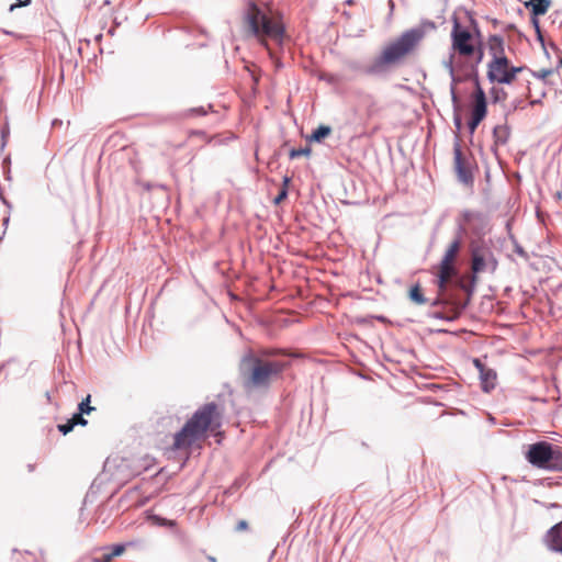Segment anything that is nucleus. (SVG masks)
I'll list each match as a JSON object with an SVG mask.
<instances>
[{
  "label": "nucleus",
  "mask_w": 562,
  "mask_h": 562,
  "mask_svg": "<svg viewBox=\"0 0 562 562\" xmlns=\"http://www.w3.org/2000/svg\"><path fill=\"white\" fill-rule=\"evenodd\" d=\"M285 350L262 348L257 352L248 350L239 361V373L246 391L268 390L290 367Z\"/></svg>",
  "instance_id": "obj_1"
},
{
  "label": "nucleus",
  "mask_w": 562,
  "mask_h": 562,
  "mask_svg": "<svg viewBox=\"0 0 562 562\" xmlns=\"http://www.w3.org/2000/svg\"><path fill=\"white\" fill-rule=\"evenodd\" d=\"M436 27L434 21L423 20L419 25L405 31L372 60L368 63L353 60L349 61L347 66L357 74L374 77L383 76L389 72L393 65H396L403 57L412 53L423 41L427 32L435 31Z\"/></svg>",
  "instance_id": "obj_2"
},
{
  "label": "nucleus",
  "mask_w": 562,
  "mask_h": 562,
  "mask_svg": "<svg viewBox=\"0 0 562 562\" xmlns=\"http://www.w3.org/2000/svg\"><path fill=\"white\" fill-rule=\"evenodd\" d=\"M243 21L247 34L256 37L261 45L268 47V38L282 43L285 29L281 18L266 4L249 0L244 9Z\"/></svg>",
  "instance_id": "obj_3"
},
{
  "label": "nucleus",
  "mask_w": 562,
  "mask_h": 562,
  "mask_svg": "<svg viewBox=\"0 0 562 562\" xmlns=\"http://www.w3.org/2000/svg\"><path fill=\"white\" fill-rule=\"evenodd\" d=\"M222 425V413L215 402L199 407L186 422L183 427L175 434L172 448L175 450L189 449L195 441L205 437L211 430L215 431Z\"/></svg>",
  "instance_id": "obj_4"
},
{
  "label": "nucleus",
  "mask_w": 562,
  "mask_h": 562,
  "mask_svg": "<svg viewBox=\"0 0 562 562\" xmlns=\"http://www.w3.org/2000/svg\"><path fill=\"white\" fill-rule=\"evenodd\" d=\"M527 461L535 468L562 472V447L548 441H538L528 447Z\"/></svg>",
  "instance_id": "obj_5"
},
{
  "label": "nucleus",
  "mask_w": 562,
  "mask_h": 562,
  "mask_svg": "<svg viewBox=\"0 0 562 562\" xmlns=\"http://www.w3.org/2000/svg\"><path fill=\"white\" fill-rule=\"evenodd\" d=\"M471 271L473 273L472 283L475 282L476 276L490 272L495 273L498 261L492 248L485 241H472L470 244Z\"/></svg>",
  "instance_id": "obj_6"
},
{
  "label": "nucleus",
  "mask_w": 562,
  "mask_h": 562,
  "mask_svg": "<svg viewBox=\"0 0 562 562\" xmlns=\"http://www.w3.org/2000/svg\"><path fill=\"white\" fill-rule=\"evenodd\" d=\"M453 26L451 31L452 49L458 53L464 60H473L480 49H483L482 43H473L472 33L461 25L458 18L454 15Z\"/></svg>",
  "instance_id": "obj_7"
},
{
  "label": "nucleus",
  "mask_w": 562,
  "mask_h": 562,
  "mask_svg": "<svg viewBox=\"0 0 562 562\" xmlns=\"http://www.w3.org/2000/svg\"><path fill=\"white\" fill-rule=\"evenodd\" d=\"M475 160L471 153L464 154L461 148L460 138L457 135L453 143V169L458 181L467 187L474 183Z\"/></svg>",
  "instance_id": "obj_8"
},
{
  "label": "nucleus",
  "mask_w": 562,
  "mask_h": 562,
  "mask_svg": "<svg viewBox=\"0 0 562 562\" xmlns=\"http://www.w3.org/2000/svg\"><path fill=\"white\" fill-rule=\"evenodd\" d=\"M456 233L463 237L469 231L474 235L485 234L487 217L481 211L462 210L456 218Z\"/></svg>",
  "instance_id": "obj_9"
},
{
  "label": "nucleus",
  "mask_w": 562,
  "mask_h": 562,
  "mask_svg": "<svg viewBox=\"0 0 562 562\" xmlns=\"http://www.w3.org/2000/svg\"><path fill=\"white\" fill-rule=\"evenodd\" d=\"M483 56L484 52L483 49H480L477 55L475 56V59L457 63L458 69L461 72H463V79L467 81H472L474 85V89L477 88V85H481L477 67L483 60Z\"/></svg>",
  "instance_id": "obj_10"
},
{
  "label": "nucleus",
  "mask_w": 562,
  "mask_h": 562,
  "mask_svg": "<svg viewBox=\"0 0 562 562\" xmlns=\"http://www.w3.org/2000/svg\"><path fill=\"white\" fill-rule=\"evenodd\" d=\"M462 238L460 235L456 233L453 239L448 245L445 255L439 263V268L450 269L453 271H458L456 267V260L461 250Z\"/></svg>",
  "instance_id": "obj_11"
},
{
  "label": "nucleus",
  "mask_w": 562,
  "mask_h": 562,
  "mask_svg": "<svg viewBox=\"0 0 562 562\" xmlns=\"http://www.w3.org/2000/svg\"><path fill=\"white\" fill-rule=\"evenodd\" d=\"M544 541L549 550L562 554V520L547 531Z\"/></svg>",
  "instance_id": "obj_12"
},
{
  "label": "nucleus",
  "mask_w": 562,
  "mask_h": 562,
  "mask_svg": "<svg viewBox=\"0 0 562 562\" xmlns=\"http://www.w3.org/2000/svg\"><path fill=\"white\" fill-rule=\"evenodd\" d=\"M509 66V59L505 56V54H501L494 56L492 60L487 64V79L490 82H495L497 79L498 72L504 70Z\"/></svg>",
  "instance_id": "obj_13"
},
{
  "label": "nucleus",
  "mask_w": 562,
  "mask_h": 562,
  "mask_svg": "<svg viewBox=\"0 0 562 562\" xmlns=\"http://www.w3.org/2000/svg\"><path fill=\"white\" fill-rule=\"evenodd\" d=\"M487 108L471 105V115L468 122V128L470 134H474L480 123L486 117Z\"/></svg>",
  "instance_id": "obj_14"
},
{
  "label": "nucleus",
  "mask_w": 562,
  "mask_h": 562,
  "mask_svg": "<svg viewBox=\"0 0 562 562\" xmlns=\"http://www.w3.org/2000/svg\"><path fill=\"white\" fill-rule=\"evenodd\" d=\"M497 374L496 371L492 368H486L482 373H480L481 389L485 393H490L496 386Z\"/></svg>",
  "instance_id": "obj_15"
},
{
  "label": "nucleus",
  "mask_w": 562,
  "mask_h": 562,
  "mask_svg": "<svg viewBox=\"0 0 562 562\" xmlns=\"http://www.w3.org/2000/svg\"><path fill=\"white\" fill-rule=\"evenodd\" d=\"M551 3V0H528L525 2V7L530 9L532 15L541 16L548 12Z\"/></svg>",
  "instance_id": "obj_16"
},
{
  "label": "nucleus",
  "mask_w": 562,
  "mask_h": 562,
  "mask_svg": "<svg viewBox=\"0 0 562 562\" xmlns=\"http://www.w3.org/2000/svg\"><path fill=\"white\" fill-rule=\"evenodd\" d=\"M524 70V67L518 66H508L501 72H498L497 79H495V82L497 83H504V85H510L516 76Z\"/></svg>",
  "instance_id": "obj_17"
},
{
  "label": "nucleus",
  "mask_w": 562,
  "mask_h": 562,
  "mask_svg": "<svg viewBox=\"0 0 562 562\" xmlns=\"http://www.w3.org/2000/svg\"><path fill=\"white\" fill-rule=\"evenodd\" d=\"M509 136H510V128L506 123L496 125L493 128V138H494L495 146L507 144Z\"/></svg>",
  "instance_id": "obj_18"
},
{
  "label": "nucleus",
  "mask_w": 562,
  "mask_h": 562,
  "mask_svg": "<svg viewBox=\"0 0 562 562\" xmlns=\"http://www.w3.org/2000/svg\"><path fill=\"white\" fill-rule=\"evenodd\" d=\"M457 274H458V271L439 268V271L437 274V286L439 289V293H443L447 290V284L450 280V278L456 277Z\"/></svg>",
  "instance_id": "obj_19"
},
{
  "label": "nucleus",
  "mask_w": 562,
  "mask_h": 562,
  "mask_svg": "<svg viewBox=\"0 0 562 562\" xmlns=\"http://www.w3.org/2000/svg\"><path fill=\"white\" fill-rule=\"evenodd\" d=\"M468 302H469V299L464 303H459V302L453 303V307L457 310V313L454 315H448L443 312L438 311V312L430 313L429 316L432 318H436V319H440V321L453 322L457 319L458 314L467 307Z\"/></svg>",
  "instance_id": "obj_20"
},
{
  "label": "nucleus",
  "mask_w": 562,
  "mask_h": 562,
  "mask_svg": "<svg viewBox=\"0 0 562 562\" xmlns=\"http://www.w3.org/2000/svg\"><path fill=\"white\" fill-rule=\"evenodd\" d=\"M488 49L491 55L497 56L505 53L504 38L502 35L493 34L488 37Z\"/></svg>",
  "instance_id": "obj_21"
},
{
  "label": "nucleus",
  "mask_w": 562,
  "mask_h": 562,
  "mask_svg": "<svg viewBox=\"0 0 562 562\" xmlns=\"http://www.w3.org/2000/svg\"><path fill=\"white\" fill-rule=\"evenodd\" d=\"M206 113H207L206 108L196 106V108H191V109H189L182 113H179V114H170L166 117V121H177V120L188 117V116H203Z\"/></svg>",
  "instance_id": "obj_22"
},
{
  "label": "nucleus",
  "mask_w": 562,
  "mask_h": 562,
  "mask_svg": "<svg viewBox=\"0 0 562 562\" xmlns=\"http://www.w3.org/2000/svg\"><path fill=\"white\" fill-rule=\"evenodd\" d=\"M450 77H451L450 94H451L452 105L456 111H459L461 109V104H460V98L457 93L456 86H457V83L465 81V80L463 79V74L461 76H457L456 71L453 72V76H450Z\"/></svg>",
  "instance_id": "obj_23"
},
{
  "label": "nucleus",
  "mask_w": 562,
  "mask_h": 562,
  "mask_svg": "<svg viewBox=\"0 0 562 562\" xmlns=\"http://www.w3.org/2000/svg\"><path fill=\"white\" fill-rule=\"evenodd\" d=\"M331 133V127L328 125H319L315 128L312 134L307 137L308 142L322 143Z\"/></svg>",
  "instance_id": "obj_24"
},
{
  "label": "nucleus",
  "mask_w": 562,
  "mask_h": 562,
  "mask_svg": "<svg viewBox=\"0 0 562 562\" xmlns=\"http://www.w3.org/2000/svg\"><path fill=\"white\" fill-rule=\"evenodd\" d=\"M408 297L413 303L417 305H424L428 303V299L424 295L422 288L418 283L409 289Z\"/></svg>",
  "instance_id": "obj_25"
},
{
  "label": "nucleus",
  "mask_w": 562,
  "mask_h": 562,
  "mask_svg": "<svg viewBox=\"0 0 562 562\" xmlns=\"http://www.w3.org/2000/svg\"><path fill=\"white\" fill-rule=\"evenodd\" d=\"M471 105L487 108L486 94L481 85H477V88L474 89V91L472 93V104Z\"/></svg>",
  "instance_id": "obj_26"
},
{
  "label": "nucleus",
  "mask_w": 562,
  "mask_h": 562,
  "mask_svg": "<svg viewBox=\"0 0 562 562\" xmlns=\"http://www.w3.org/2000/svg\"><path fill=\"white\" fill-rule=\"evenodd\" d=\"M491 100L493 103L504 102L508 94L503 88L492 87L490 90Z\"/></svg>",
  "instance_id": "obj_27"
},
{
  "label": "nucleus",
  "mask_w": 562,
  "mask_h": 562,
  "mask_svg": "<svg viewBox=\"0 0 562 562\" xmlns=\"http://www.w3.org/2000/svg\"><path fill=\"white\" fill-rule=\"evenodd\" d=\"M149 519L154 525L159 527L175 528L177 526L176 520L167 519L159 515H151Z\"/></svg>",
  "instance_id": "obj_28"
},
{
  "label": "nucleus",
  "mask_w": 562,
  "mask_h": 562,
  "mask_svg": "<svg viewBox=\"0 0 562 562\" xmlns=\"http://www.w3.org/2000/svg\"><path fill=\"white\" fill-rule=\"evenodd\" d=\"M90 400H91V395H87L86 398H83L79 405H78V413L80 414H90L92 411H94L95 408L93 406L90 405Z\"/></svg>",
  "instance_id": "obj_29"
},
{
  "label": "nucleus",
  "mask_w": 562,
  "mask_h": 562,
  "mask_svg": "<svg viewBox=\"0 0 562 562\" xmlns=\"http://www.w3.org/2000/svg\"><path fill=\"white\" fill-rule=\"evenodd\" d=\"M311 148L308 146L302 147V148H292L289 153V156L291 159L299 158L301 156H310L311 155Z\"/></svg>",
  "instance_id": "obj_30"
},
{
  "label": "nucleus",
  "mask_w": 562,
  "mask_h": 562,
  "mask_svg": "<svg viewBox=\"0 0 562 562\" xmlns=\"http://www.w3.org/2000/svg\"><path fill=\"white\" fill-rule=\"evenodd\" d=\"M9 134H10V127H9V123L5 122L3 124V126L1 127L0 130V136H1V150L5 147L7 145V138L9 137Z\"/></svg>",
  "instance_id": "obj_31"
},
{
  "label": "nucleus",
  "mask_w": 562,
  "mask_h": 562,
  "mask_svg": "<svg viewBox=\"0 0 562 562\" xmlns=\"http://www.w3.org/2000/svg\"><path fill=\"white\" fill-rule=\"evenodd\" d=\"M76 426V422H71L70 419H68L66 423L64 424H59L57 426L58 430L63 434V435H67L69 434L70 431H72L74 427Z\"/></svg>",
  "instance_id": "obj_32"
},
{
  "label": "nucleus",
  "mask_w": 562,
  "mask_h": 562,
  "mask_svg": "<svg viewBox=\"0 0 562 562\" xmlns=\"http://www.w3.org/2000/svg\"><path fill=\"white\" fill-rule=\"evenodd\" d=\"M443 66L449 71V75L453 76V72L456 71V67H454V53H451L449 55V58L443 61Z\"/></svg>",
  "instance_id": "obj_33"
},
{
  "label": "nucleus",
  "mask_w": 562,
  "mask_h": 562,
  "mask_svg": "<svg viewBox=\"0 0 562 562\" xmlns=\"http://www.w3.org/2000/svg\"><path fill=\"white\" fill-rule=\"evenodd\" d=\"M126 546L124 543H117L111 547V551L109 552L110 557L113 559L115 557L121 555L125 551Z\"/></svg>",
  "instance_id": "obj_34"
},
{
  "label": "nucleus",
  "mask_w": 562,
  "mask_h": 562,
  "mask_svg": "<svg viewBox=\"0 0 562 562\" xmlns=\"http://www.w3.org/2000/svg\"><path fill=\"white\" fill-rule=\"evenodd\" d=\"M449 304V301L442 296V293H438L437 296L430 302V306H445Z\"/></svg>",
  "instance_id": "obj_35"
},
{
  "label": "nucleus",
  "mask_w": 562,
  "mask_h": 562,
  "mask_svg": "<svg viewBox=\"0 0 562 562\" xmlns=\"http://www.w3.org/2000/svg\"><path fill=\"white\" fill-rule=\"evenodd\" d=\"M553 74V70L552 69H541L539 71H531V75L537 78V79H541V80H546L548 76L552 75Z\"/></svg>",
  "instance_id": "obj_36"
},
{
  "label": "nucleus",
  "mask_w": 562,
  "mask_h": 562,
  "mask_svg": "<svg viewBox=\"0 0 562 562\" xmlns=\"http://www.w3.org/2000/svg\"><path fill=\"white\" fill-rule=\"evenodd\" d=\"M460 111H461V109L459 111H456L453 109V124H454L456 130H457L458 133L461 131V128L463 126L462 117L460 115Z\"/></svg>",
  "instance_id": "obj_37"
},
{
  "label": "nucleus",
  "mask_w": 562,
  "mask_h": 562,
  "mask_svg": "<svg viewBox=\"0 0 562 562\" xmlns=\"http://www.w3.org/2000/svg\"><path fill=\"white\" fill-rule=\"evenodd\" d=\"M71 422H76V425L86 426L88 424V420L83 417V414L75 413L72 417L70 418Z\"/></svg>",
  "instance_id": "obj_38"
},
{
  "label": "nucleus",
  "mask_w": 562,
  "mask_h": 562,
  "mask_svg": "<svg viewBox=\"0 0 562 562\" xmlns=\"http://www.w3.org/2000/svg\"><path fill=\"white\" fill-rule=\"evenodd\" d=\"M288 194H289L288 189H280L278 195L273 200V203L280 204L288 198Z\"/></svg>",
  "instance_id": "obj_39"
},
{
  "label": "nucleus",
  "mask_w": 562,
  "mask_h": 562,
  "mask_svg": "<svg viewBox=\"0 0 562 562\" xmlns=\"http://www.w3.org/2000/svg\"><path fill=\"white\" fill-rule=\"evenodd\" d=\"M536 35H537V41L540 43L544 54L547 55V57H549V53H548V49H547V43L544 41L542 31L536 32Z\"/></svg>",
  "instance_id": "obj_40"
},
{
  "label": "nucleus",
  "mask_w": 562,
  "mask_h": 562,
  "mask_svg": "<svg viewBox=\"0 0 562 562\" xmlns=\"http://www.w3.org/2000/svg\"><path fill=\"white\" fill-rule=\"evenodd\" d=\"M514 251L521 258L524 259H528V254L527 251L522 248V246H520L517 241H515V247H514Z\"/></svg>",
  "instance_id": "obj_41"
},
{
  "label": "nucleus",
  "mask_w": 562,
  "mask_h": 562,
  "mask_svg": "<svg viewBox=\"0 0 562 562\" xmlns=\"http://www.w3.org/2000/svg\"><path fill=\"white\" fill-rule=\"evenodd\" d=\"M473 364L477 369L479 374L487 368L479 358L473 359Z\"/></svg>",
  "instance_id": "obj_42"
},
{
  "label": "nucleus",
  "mask_w": 562,
  "mask_h": 562,
  "mask_svg": "<svg viewBox=\"0 0 562 562\" xmlns=\"http://www.w3.org/2000/svg\"><path fill=\"white\" fill-rule=\"evenodd\" d=\"M539 16H535L531 14V24L535 29V32L541 31L540 23H539Z\"/></svg>",
  "instance_id": "obj_43"
},
{
  "label": "nucleus",
  "mask_w": 562,
  "mask_h": 562,
  "mask_svg": "<svg viewBox=\"0 0 562 562\" xmlns=\"http://www.w3.org/2000/svg\"><path fill=\"white\" fill-rule=\"evenodd\" d=\"M94 562H111L112 561V558L110 557L109 553H103L102 557L100 558H94L93 559Z\"/></svg>",
  "instance_id": "obj_44"
},
{
  "label": "nucleus",
  "mask_w": 562,
  "mask_h": 562,
  "mask_svg": "<svg viewBox=\"0 0 562 562\" xmlns=\"http://www.w3.org/2000/svg\"><path fill=\"white\" fill-rule=\"evenodd\" d=\"M248 528V522L246 520H239L237 526H236V530L237 531H244Z\"/></svg>",
  "instance_id": "obj_45"
},
{
  "label": "nucleus",
  "mask_w": 562,
  "mask_h": 562,
  "mask_svg": "<svg viewBox=\"0 0 562 562\" xmlns=\"http://www.w3.org/2000/svg\"><path fill=\"white\" fill-rule=\"evenodd\" d=\"M30 3H31V0H24V1H20L19 3L11 4L10 5V11H13L18 7L27 5Z\"/></svg>",
  "instance_id": "obj_46"
},
{
  "label": "nucleus",
  "mask_w": 562,
  "mask_h": 562,
  "mask_svg": "<svg viewBox=\"0 0 562 562\" xmlns=\"http://www.w3.org/2000/svg\"><path fill=\"white\" fill-rule=\"evenodd\" d=\"M291 181V178L288 176L283 177L281 189H288L289 190V183Z\"/></svg>",
  "instance_id": "obj_47"
},
{
  "label": "nucleus",
  "mask_w": 562,
  "mask_h": 562,
  "mask_svg": "<svg viewBox=\"0 0 562 562\" xmlns=\"http://www.w3.org/2000/svg\"><path fill=\"white\" fill-rule=\"evenodd\" d=\"M543 506L547 508V509H551V508H560L562 507L561 505H559L558 503H546L543 504Z\"/></svg>",
  "instance_id": "obj_48"
},
{
  "label": "nucleus",
  "mask_w": 562,
  "mask_h": 562,
  "mask_svg": "<svg viewBox=\"0 0 562 562\" xmlns=\"http://www.w3.org/2000/svg\"><path fill=\"white\" fill-rule=\"evenodd\" d=\"M0 199L8 209L12 207V204L3 196L2 192H0Z\"/></svg>",
  "instance_id": "obj_49"
},
{
  "label": "nucleus",
  "mask_w": 562,
  "mask_h": 562,
  "mask_svg": "<svg viewBox=\"0 0 562 562\" xmlns=\"http://www.w3.org/2000/svg\"><path fill=\"white\" fill-rule=\"evenodd\" d=\"M470 22L473 25L475 33L480 36V30L477 27L476 21L472 16H470Z\"/></svg>",
  "instance_id": "obj_50"
},
{
  "label": "nucleus",
  "mask_w": 562,
  "mask_h": 562,
  "mask_svg": "<svg viewBox=\"0 0 562 562\" xmlns=\"http://www.w3.org/2000/svg\"><path fill=\"white\" fill-rule=\"evenodd\" d=\"M549 46L551 47V49H553L554 52H560L558 45L554 43V42H550L549 43Z\"/></svg>",
  "instance_id": "obj_51"
},
{
  "label": "nucleus",
  "mask_w": 562,
  "mask_h": 562,
  "mask_svg": "<svg viewBox=\"0 0 562 562\" xmlns=\"http://www.w3.org/2000/svg\"><path fill=\"white\" fill-rule=\"evenodd\" d=\"M9 222H10V216L8 215V216H5V217L3 218V221H2V225L7 228V226H8Z\"/></svg>",
  "instance_id": "obj_52"
},
{
  "label": "nucleus",
  "mask_w": 562,
  "mask_h": 562,
  "mask_svg": "<svg viewBox=\"0 0 562 562\" xmlns=\"http://www.w3.org/2000/svg\"><path fill=\"white\" fill-rule=\"evenodd\" d=\"M34 469H35V465H34V464H31V463H30V464H27V470H29V472H33V471H34Z\"/></svg>",
  "instance_id": "obj_53"
},
{
  "label": "nucleus",
  "mask_w": 562,
  "mask_h": 562,
  "mask_svg": "<svg viewBox=\"0 0 562 562\" xmlns=\"http://www.w3.org/2000/svg\"><path fill=\"white\" fill-rule=\"evenodd\" d=\"M207 560H209L210 562H217V561H216V559H215L214 557H212V555H209V557H207Z\"/></svg>",
  "instance_id": "obj_54"
},
{
  "label": "nucleus",
  "mask_w": 562,
  "mask_h": 562,
  "mask_svg": "<svg viewBox=\"0 0 562 562\" xmlns=\"http://www.w3.org/2000/svg\"><path fill=\"white\" fill-rule=\"evenodd\" d=\"M102 38V34L95 36V41H100Z\"/></svg>",
  "instance_id": "obj_55"
},
{
  "label": "nucleus",
  "mask_w": 562,
  "mask_h": 562,
  "mask_svg": "<svg viewBox=\"0 0 562 562\" xmlns=\"http://www.w3.org/2000/svg\"><path fill=\"white\" fill-rule=\"evenodd\" d=\"M510 111H512V110L506 111V113H505V120L507 119V116H508V114L510 113Z\"/></svg>",
  "instance_id": "obj_56"
},
{
  "label": "nucleus",
  "mask_w": 562,
  "mask_h": 562,
  "mask_svg": "<svg viewBox=\"0 0 562 562\" xmlns=\"http://www.w3.org/2000/svg\"><path fill=\"white\" fill-rule=\"evenodd\" d=\"M465 290L468 291L469 295H471L472 289H465Z\"/></svg>",
  "instance_id": "obj_57"
},
{
  "label": "nucleus",
  "mask_w": 562,
  "mask_h": 562,
  "mask_svg": "<svg viewBox=\"0 0 562 562\" xmlns=\"http://www.w3.org/2000/svg\"><path fill=\"white\" fill-rule=\"evenodd\" d=\"M390 5L393 8L394 3L392 0L389 1Z\"/></svg>",
  "instance_id": "obj_58"
},
{
  "label": "nucleus",
  "mask_w": 562,
  "mask_h": 562,
  "mask_svg": "<svg viewBox=\"0 0 562 562\" xmlns=\"http://www.w3.org/2000/svg\"><path fill=\"white\" fill-rule=\"evenodd\" d=\"M559 65L562 67V57L560 58Z\"/></svg>",
  "instance_id": "obj_59"
}]
</instances>
